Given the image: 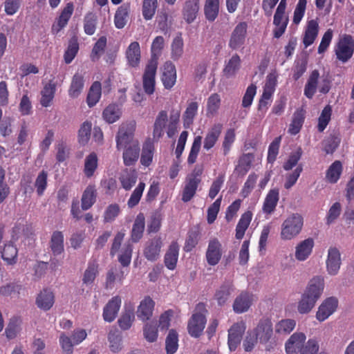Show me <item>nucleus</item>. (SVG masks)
Wrapping results in <instances>:
<instances>
[{
	"instance_id": "obj_1",
	"label": "nucleus",
	"mask_w": 354,
	"mask_h": 354,
	"mask_svg": "<svg viewBox=\"0 0 354 354\" xmlns=\"http://www.w3.org/2000/svg\"><path fill=\"white\" fill-rule=\"evenodd\" d=\"M324 288V278L321 276L313 277L309 281L306 290L298 303V312L301 314L308 313L315 306L317 299L322 295Z\"/></svg>"
},
{
	"instance_id": "obj_2",
	"label": "nucleus",
	"mask_w": 354,
	"mask_h": 354,
	"mask_svg": "<svg viewBox=\"0 0 354 354\" xmlns=\"http://www.w3.org/2000/svg\"><path fill=\"white\" fill-rule=\"evenodd\" d=\"M304 218L298 213L290 214L282 223L280 237L282 240L290 241L297 236L303 227Z\"/></svg>"
},
{
	"instance_id": "obj_3",
	"label": "nucleus",
	"mask_w": 354,
	"mask_h": 354,
	"mask_svg": "<svg viewBox=\"0 0 354 354\" xmlns=\"http://www.w3.org/2000/svg\"><path fill=\"white\" fill-rule=\"evenodd\" d=\"M196 310L197 312L192 315L188 322L187 330L192 337H198L201 335L206 324L207 320L204 313L207 310L203 303L198 304Z\"/></svg>"
},
{
	"instance_id": "obj_4",
	"label": "nucleus",
	"mask_w": 354,
	"mask_h": 354,
	"mask_svg": "<svg viewBox=\"0 0 354 354\" xmlns=\"http://www.w3.org/2000/svg\"><path fill=\"white\" fill-rule=\"evenodd\" d=\"M337 59L342 63L347 62L354 53V40L349 35L339 39L335 47Z\"/></svg>"
},
{
	"instance_id": "obj_5",
	"label": "nucleus",
	"mask_w": 354,
	"mask_h": 354,
	"mask_svg": "<svg viewBox=\"0 0 354 354\" xmlns=\"http://www.w3.org/2000/svg\"><path fill=\"white\" fill-rule=\"evenodd\" d=\"M248 24L245 21L238 23L233 29L228 41V46L232 50L243 48L247 35Z\"/></svg>"
},
{
	"instance_id": "obj_6",
	"label": "nucleus",
	"mask_w": 354,
	"mask_h": 354,
	"mask_svg": "<svg viewBox=\"0 0 354 354\" xmlns=\"http://www.w3.org/2000/svg\"><path fill=\"white\" fill-rule=\"evenodd\" d=\"M134 131L135 128L133 124H121L115 138L116 148L118 150H120L131 145L133 142H138L137 140L133 139Z\"/></svg>"
},
{
	"instance_id": "obj_7",
	"label": "nucleus",
	"mask_w": 354,
	"mask_h": 354,
	"mask_svg": "<svg viewBox=\"0 0 354 354\" xmlns=\"http://www.w3.org/2000/svg\"><path fill=\"white\" fill-rule=\"evenodd\" d=\"M262 344H267L273 335V326L270 319L263 317L259 319L257 326L252 330Z\"/></svg>"
},
{
	"instance_id": "obj_8",
	"label": "nucleus",
	"mask_w": 354,
	"mask_h": 354,
	"mask_svg": "<svg viewBox=\"0 0 354 354\" xmlns=\"http://www.w3.org/2000/svg\"><path fill=\"white\" fill-rule=\"evenodd\" d=\"M201 174V171L193 172L186 178L182 194V201L183 202L187 203L190 201L196 194L197 188L201 181L199 177Z\"/></svg>"
},
{
	"instance_id": "obj_9",
	"label": "nucleus",
	"mask_w": 354,
	"mask_h": 354,
	"mask_svg": "<svg viewBox=\"0 0 354 354\" xmlns=\"http://www.w3.org/2000/svg\"><path fill=\"white\" fill-rule=\"evenodd\" d=\"M223 255V248L221 242L216 238L209 241L205 258L209 266H214L221 261Z\"/></svg>"
},
{
	"instance_id": "obj_10",
	"label": "nucleus",
	"mask_w": 354,
	"mask_h": 354,
	"mask_svg": "<svg viewBox=\"0 0 354 354\" xmlns=\"http://www.w3.org/2000/svg\"><path fill=\"white\" fill-rule=\"evenodd\" d=\"M245 329V324L241 321L234 324L228 330L227 344L230 351H234L237 348Z\"/></svg>"
},
{
	"instance_id": "obj_11",
	"label": "nucleus",
	"mask_w": 354,
	"mask_h": 354,
	"mask_svg": "<svg viewBox=\"0 0 354 354\" xmlns=\"http://www.w3.org/2000/svg\"><path fill=\"white\" fill-rule=\"evenodd\" d=\"M158 65L149 64L146 65L142 75V86L147 95H151L155 91L156 74Z\"/></svg>"
},
{
	"instance_id": "obj_12",
	"label": "nucleus",
	"mask_w": 354,
	"mask_h": 354,
	"mask_svg": "<svg viewBox=\"0 0 354 354\" xmlns=\"http://www.w3.org/2000/svg\"><path fill=\"white\" fill-rule=\"evenodd\" d=\"M338 299L335 297L326 298L319 306L316 318L319 322L327 319L337 308Z\"/></svg>"
},
{
	"instance_id": "obj_13",
	"label": "nucleus",
	"mask_w": 354,
	"mask_h": 354,
	"mask_svg": "<svg viewBox=\"0 0 354 354\" xmlns=\"http://www.w3.org/2000/svg\"><path fill=\"white\" fill-rule=\"evenodd\" d=\"M254 300V295L247 291H242L234 299L233 310L237 314L247 312Z\"/></svg>"
},
{
	"instance_id": "obj_14",
	"label": "nucleus",
	"mask_w": 354,
	"mask_h": 354,
	"mask_svg": "<svg viewBox=\"0 0 354 354\" xmlns=\"http://www.w3.org/2000/svg\"><path fill=\"white\" fill-rule=\"evenodd\" d=\"M122 304L120 296L113 297L103 308L102 317L105 322H112L116 318Z\"/></svg>"
},
{
	"instance_id": "obj_15",
	"label": "nucleus",
	"mask_w": 354,
	"mask_h": 354,
	"mask_svg": "<svg viewBox=\"0 0 354 354\" xmlns=\"http://www.w3.org/2000/svg\"><path fill=\"white\" fill-rule=\"evenodd\" d=\"M123 149L122 159L124 165L127 167L135 165L140 157V147L139 142H133L131 145Z\"/></svg>"
},
{
	"instance_id": "obj_16",
	"label": "nucleus",
	"mask_w": 354,
	"mask_h": 354,
	"mask_svg": "<svg viewBox=\"0 0 354 354\" xmlns=\"http://www.w3.org/2000/svg\"><path fill=\"white\" fill-rule=\"evenodd\" d=\"M55 304V295L53 292L44 288L40 291L35 299V304L41 310H49Z\"/></svg>"
},
{
	"instance_id": "obj_17",
	"label": "nucleus",
	"mask_w": 354,
	"mask_h": 354,
	"mask_svg": "<svg viewBox=\"0 0 354 354\" xmlns=\"http://www.w3.org/2000/svg\"><path fill=\"white\" fill-rule=\"evenodd\" d=\"M161 81L166 89H171L176 82V70L171 62H166L163 65Z\"/></svg>"
},
{
	"instance_id": "obj_18",
	"label": "nucleus",
	"mask_w": 354,
	"mask_h": 354,
	"mask_svg": "<svg viewBox=\"0 0 354 354\" xmlns=\"http://www.w3.org/2000/svg\"><path fill=\"white\" fill-rule=\"evenodd\" d=\"M341 266V254L336 248H330L328 251L326 260L327 272L330 275H336Z\"/></svg>"
},
{
	"instance_id": "obj_19",
	"label": "nucleus",
	"mask_w": 354,
	"mask_h": 354,
	"mask_svg": "<svg viewBox=\"0 0 354 354\" xmlns=\"http://www.w3.org/2000/svg\"><path fill=\"white\" fill-rule=\"evenodd\" d=\"M74 10V5L72 2L67 3L66 6L62 10L60 15L57 19V21L52 26V32L53 33H58L62 28H64L68 24L71 19Z\"/></svg>"
},
{
	"instance_id": "obj_20",
	"label": "nucleus",
	"mask_w": 354,
	"mask_h": 354,
	"mask_svg": "<svg viewBox=\"0 0 354 354\" xmlns=\"http://www.w3.org/2000/svg\"><path fill=\"white\" fill-rule=\"evenodd\" d=\"M306 337L303 333H295L287 340L285 349L287 354H297L302 347Z\"/></svg>"
},
{
	"instance_id": "obj_21",
	"label": "nucleus",
	"mask_w": 354,
	"mask_h": 354,
	"mask_svg": "<svg viewBox=\"0 0 354 354\" xmlns=\"http://www.w3.org/2000/svg\"><path fill=\"white\" fill-rule=\"evenodd\" d=\"M155 153V147L153 142L150 139H147L142 146L140 151V162L145 167H149L152 162Z\"/></svg>"
},
{
	"instance_id": "obj_22",
	"label": "nucleus",
	"mask_w": 354,
	"mask_h": 354,
	"mask_svg": "<svg viewBox=\"0 0 354 354\" xmlns=\"http://www.w3.org/2000/svg\"><path fill=\"white\" fill-rule=\"evenodd\" d=\"M125 56L128 64L133 67L136 68L139 66L141 58L140 46L138 41L131 42L127 47Z\"/></svg>"
},
{
	"instance_id": "obj_23",
	"label": "nucleus",
	"mask_w": 354,
	"mask_h": 354,
	"mask_svg": "<svg viewBox=\"0 0 354 354\" xmlns=\"http://www.w3.org/2000/svg\"><path fill=\"white\" fill-rule=\"evenodd\" d=\"M223 125L220 123L214 124L208 130L203 141V149L206 151L211 149L218 140L222 132Z\"/></svg>"
},
{
	"instance_id": "obj_24",
	"label": "nucleus",
	"mask_w": 354,
	"mask_h": 354,
	"mask_svg": "<svg viewBox=\"0 0 354 354\" xmlns=\"http://www.w3.org/2000/svg\"><path fill=\"white\" fill-rule=\"evenodd\" d=\"M314 247V240L308 238L299 243L295 248V258L297 260L303 261L306 260L310 255Z\"/></svg>"
},
{
	"instance_id": "obj_25",
	"label": "nucleus",
	"mask_w": 354,
	"mask_h": 354,
	"mask_svg": "<svg viewBox=\"0 0 354 354\" xmlns=\"http://www.w3.org/2000/svg\"><path fill=\"white\" fill-rule=\"evenodd\" d=\"M155 303L150 297H145L140 303L137 310L138 319L143 322L149 320L152 316Z\"/></svg>"
},
{
	"instance_id": "obj_26",
	"label": "nucleus",
	"mask_w": 354,
	"mask_h": 354,
	"mask_svg": "<svg viewBox=\"0 0 354 354\" xmlns=\"http://www.w3.org/2000/svg\"><path fill=\"white\" fill-rule=\"evenodd\" d=\"M198 10L199 0H185L182 14L187 24H191L196 19Z\"/></svg>"
},
{
	"instance_id": "obj_27",
	"label": "nucleus",
	"mask_w": 354,
	"mask_h": 354,
	"mask_svg": "<svg viewBox=\"0 0 354 354\" xmlns=\"http://www.w3.org/2000/svg\"><path fill=\"white\" fill-rule=\"evenodd\" d=\"M179 245L176 241H172L164 257L165 266L170 270H174L178 259Z\"/></svg>"
},
{
	"instance_id": "obj_28",
	"label": "nucleus",
	"mask_w": 354,
	"mask_h": 354,
	"mask_svg": "<svg viewBox=\"0 0 354 354\" xmlns=\"http://www.w3.org/2000/svg\"><path fill=\"white\" fill-rule=\"evenodd\" d=\"M162 243L160 238H155L148 243L145 250V258L151 261L157 260L160 256Z\"/></svg>"
},
{
	"instance_id": "obj_29",
	"label": "nucleus",
	"mask_w": 354,
	"mask_h": 354,
	"mask_svg": "<svg viewBox=\"0 0 354 354\" xmlns=\"http://www.w3.org/2000/svg\"><path fill=\"white\" fill-rule=\"evenodd\" d=\"M319 77L320 75L318 70H313L310 73L304 91V94L307 98L312 99L315 95L317 88L319 87L318 84Z\"/></svg>"
},
{
	"instance_id": "obj_30",
	"label": "nucleus",
	"mask_w": 354,
	"mask_h": 354,
	"mask_svg": "<svg viewBox=\"0 0 354 354\" xmlns=\"http://www.w3.org/2000/svg\"><path fill=\"white\" fill-rule=\"evenodd\" d=\"M279 199V189L277 188L270 189L265 198L262 207L263 212L268 214H272L277 205Z\"/></svg>"
},
{
	"instance_id": "obj_31",
	"label": "nucleus",
	"mask_w": 354,
	"mask_h": 354,
	"mask_svg": "<svg viewBox=\"0 0 354 354\" xmlns=\"http://www.w3.org/2000/svg\"><path fill=\"white\" fill-rule=\"evenodd\" d=\"M145 227V218L142 213H139L134 221L131 232V239L132 242H138L143 236Z\"/></svg>"
},
{
	"instance_id": "obj_32",
	"label": "nucleus",
	"mask_w": 354,
	"mask_h": 354,
	"mask_svg": "<svg viewBox=\"0 0 354 354\" xmlns=\"http://www.w3.org/2000/svg\"><path fill=\"white\" fill-rule=\"evenodd\" d=\"M56 91V84L50 80L46 84L44 85L43 89L41 91L40 104L44 107H48L50 106Z\"/></svg>"
},
{
	"instance_id": "obj_33",
	"label": "nucleus",
	"mask_w": 354,
	"mask_h": 354,
	"mask_svg": "<svg viewBox=\"0 0 354 354\" xmlns=\"http://www.w3.org/2000/svg\"><path fill=\"white\" fill-rule=\"evenodd\" d=\"M64 236L61 231H54L50 240V248L54 256H58L64 251Z\"/></svg>"
},
{
	"instance_id": "obj_34",
	"label": "nucleus",
	"mask_w": 354,
	"mask_h": 354,
	"mask_svg": "<svg viewBox=\"0 0 354 354\" xmlns=\"http://www.w3.org/2000/svg\"><path fill=\"white\" fill-rule=\"evenodd\" d=\"M319 32V25L316 20L308 21L303 38V43L306 48L313 44Z\"/></svg>"
},
{
	"instance_id": "obj_35",
	"label": "nucleus",
	"mask_w": 354,
	"mask_h": 354,
	"mask_svg": "<svg viewBox=\"0 0 354 354\" xmlns=\"http://www.w3.org/2000/svg\"><path fill=\"white\" fill-rule=\"evenodd\" d=\"M199 104L196 101L187 102V107L183 114L184 127L188 129L193 124L196 116L198 114Z\"/></svg>"
},
{
	"instance_id": "obj_36",
	"label": "nucleus",
	"mask_w": 354,
	"mask_h": 354,
	"mask_svg": "<svg viewBox=\"0 0 354 354\" xmlns=\"http://www.w3.org/2000/svg\"><path fill=\"white\" fill-rule=\"evenodd\" d=\"M121 107L117 104H110L102 111V118L108 124L118 121L122 115Z\"/></svg>"
},
{
	"instance_id": "obj_37",
	"label": "nucleus",
	"mask_w": 354,
	"mask_h": 354,
	"mask_svg": "<svg viewBox=\"0 0 354 354\" xmlns=\"http://www.w3.org/2000/svg\"><path fill=\"white\" fill-rule=\"evenodd\" d=\"M305 118L306 111L304 109H298L295 111L288 129V132L291 135H296L300 131L304 124Z\"/></svg>"
},
{
	"instance_id": "obj_38",
	"label": "nucleus",
	"mask_w": 354,
	"mask_h": 354,
	"mask_svg": "<svg viewBox=\"0 0 354 354\" xmlns=\"http://www.w3.org/2000/svg\"><path fill=\"white\" fill-rule=\"evenodd\" d=\"M165 47V39L162 36H157L153 39L151 46V58L149 64L158 65V60Z\"/></svg>"
},
{
	"instance_id": "obj_39",
	"label": "nucleus",
	"mask_w": 354,
	"mask_h": 354,
	"mask_svg": "<svg viewBox=\"0 0 354 354\" xmlns=\"http://www.w3.org/2000/svg\"><path fill=\"white\" fill-rule=\"evenodd\" d=\"M97 192L94 185H89L84 191L81 199L82 209L88 210L96 201Z\"/></svg>"
},
{
	"instance_id": "obj_40",
	"label": "nucleus",
	"mask_w": 354,
	"mask_h": 354,
	"mask_svg": "<svg viewBox=\"0 0 354 354\" xmlns=\"http://www.w3.org/2000/svg\"><path fill=\"white\" fill-rule=\"evenodd\" d=\"M84 86V77L80 73H75L71 80L68 89V95L72 98H77L82 92Z\"/></svg>"
},
{
	"instance_id": "obj_41",
	"label": "nucleus",
	"mask_w": 354,
	"mask_h": 354,
	"mask_svg": "<svg viewBox=\"0 0 354 354\" xmlns=\"http://www.w3.org/2000/svg\"><path fill=\"white\" fill-rule=\"evenodd\" d=\"M241 67V58L237 54H234L226 62L223 70V75L227 78L234 77Z\"/></svg>"
},
{
	"instance_id": "obj_42",
	"label": "nucleus",
	"mask_w": 354,
	"mask_h": 354,
	"mask_svg": "<svg viewBox=\"0 0 354 354\" xmlns=\"http://www.w3.org/2000/svg\"><path fill=\"white\" fill-rule=\"evenodd\" d=\"M167 120L168 115L167 111H160L156 118L153 125V136L154 138L159 139L164 135V129Z\"/></svg>"
},
{
	"instance_id": "obj_43",
	"label": "nucleus",
	"mask_w": 354,
	"mask_h": 354,
	"mask_svg": "<svg viewBox=\"0 0 354 354\" xmlns=\"http://www.w3.org/2000/svg\"><path fill=\"white\" fill-rule=\"evenodd\" d=\"M102 95V85L98 81L94 82L91 86L87 97L86 102L88 106L91 108L94 106L100 100Z\"/></svg>"
},
{
	"instance_id": "obj_44",
	"label": "nucleus",
	"mask_w": 354,
	"mask_h": 354,
	"mask_svg": "<svg viewBox=\"0 0 354 354\" xmlns=\"http://www.w3.org/2000/svg\"><path fill=\"white\" fill-rule=\"evenodd\" d=\"M124 279V272L117 268H111L106 274V288L112 289L116 282L122 283Z\"/></svg>"
},
{
	"instance_id": "obj_45",
	"label": "nucleus",
	"mask_w": 354,
	"mask_h": 354,
	"mask_svg": "<svg viewBox=\"0 0 354 354\" xmlns=\"http://www.w3.org/2000/svg\"><path fill=\"white\" fill-rule=\"evenodd\" d=\"M342 170V162L339 160L334 161L326 171V180L330 183H336L341 176Z\"/></svg>"
},
{
	"instance_id": "obj_46",
	"label": "nucleus",
	"mask_w": 354,
	"mask_h": 354,
	"mask_svg": "<svg viewBox=\"0 0 354 354\" xmlns=\"http://www.w3.org/2000/svg\"><path fill=\"white\" fill-rule=\"evenodd\" d=\"M129 7L127 5L120 6L116 10L114 16V24L118 29L123 28L127 23Z\"/></svg>"
},
{
	"instance_id": "obj_47",
	"label": "nucleus",
	"mask_w": 354,
	"mask_h": 354,
	"mask_svg": "<svg viewBox=\"0 0 354 354\" xmlns=\"http://www.w3.org/2000/svg\"><path fill=\"white\" fill-rule=\"evenodd\" d=\"M184 53V42L181 33L178 34L171 44V57L173 60H178Z\"/></svg>"
},
{
	"instance_id": "obj_48",
	"label": "nucleus",
	"mask_w": 354,
	"mask_h": 354,
	"mask_svg": "<svg viewBox=\"0 0 354 354\" xmlns=\"http://www.w3.org/2000/svg\"><path fill=\"white\" fill-rule=\"evenodd\" d=\"M98 165V158L95 152L91 153L84 160V173L87 178H91Z\"/></svg>"
},
{
	"instance_id": "obj_49",
	"label": "nucleus",
	"mask_w": 354,
	"mask_h": 354,
	"mask_svg": "<svg viewBox=\"0 0 354 354\" xmlns=\"http://www.w3.org/2000/svg\"><path fill=\"white\" fill-rule=\"evenodd\" d=\"M296 322L294 319H281L275 324V333L279 335H288L294 330Z\"/></svg>"
},
{
	"instance_id": "obj_50",
	"label": "nucleus",
	"mask_w": 354,
	"mask_h": 354,
	"mask_svg": "<svg viewBox=\"0 0 354 354\" xmlns=\"http://www.w3.org/2000/svg\"><path fill=\"white\" fill-rule=\"evenodd\" d=\"M178 348V335L174 329H171L165 339L167 354H174Z\"/></svg>"
},
{
	"instance_id": "obj_51",
	"label": "nucleus",
	"mask_w": 354,
	"mask_h": 354,
	"mask_svg": "<svg viewBox=\"0 0 354 354\" xmlns=\"http://www.w3.org/2000/svg\"><path fill=\"white\" fill-rule=\"evenodd\" d=\"M122 187L125 190H130L136 184L137 180V174L135 170L124 171L119 178Z\"/></svg>"
},
{
	"instance_id": "obj_52",
	"label": "nucleus",
	"mask_w": 354,
	"mask_h": 354,
	"mask_svg": "<svg viewBox=\"0 0 354 354\" xmlns=\"http://www.w3.org/2000/svg\"><path fill=\"white\" fill-rule=\"evenodd\" d=\"M97 17L93 12L87 13L84 19V30L88 35H93L97 27Z\"/></svg>"
},
{
	"instance_id": "obj_53",
	"label": "nucleus",
	"mask_w": 354,
	"mask_h": 354,
	"mask_svg": "<svg viewBox=\"0 0 354 354\" xmlns=\"http://www.w3.org/2000/svg\"><path fill=\"white\" fill-rule=\"evenodd\" d=\"M1 257L8 264L15 263L17 257V248L11 243L6 244L1 251Z\"/></svg>"
},
{
	"instance_id": "obj_54",
	"label": "nucleus",
	"mask_w": 354,
	"mask_h": 354,
	"mask_svg": "<svg viewBox=\"0 0 354 354\" xmlns=\"http://www.w3.org/2000/svg\"><path fill=\"white\" fill-rule=\"evenodd\" d=\"M219 0H206L205 15L207 20L213 21L218 13Z\"/></svg>"
},
{
	"instance_id": "obj_55",
	"label": "nucleus",
	"mask_w": 354,
	"mask_h": 354,
	"mask_svg": "<svg viewBox=\"0 0 354 354\" xmlns=\"http://www.w3.org/2000/svg\"><path fill=\"white\" fill-rule=\"evenodd\" d=\"M79 50V43L77 39L73 37L70 39L67 49L66 50L64 58L66 64H70L75 57Z\"/></svg>"
},
{
	"instance_id": "obj_56",
	"label": "nucleus",
	"mask_w": 354,
	"mask_h": 354,
	"mask_svg": "<svg viewBox=\"0 0 354 354\" xmlns=\"http://www.w3.org/2000/svg\"><path fill=\"white\" fill-rule=\"evenodd\" d=\"M332 115V107L330 105H326L318 118L317 130L319 132H323L326 128L329 122L330 121Z\"/></svg>"
},
{
	"instance_id": "obj_57",
	"label": "nucleus",
	"mask_w": 354,
	"mask_h": 354,
	"mask_svg": "<svg viewBox=\"0 0 354 354\" xmlns=\"http://www.w3.org/2000/svg\"><path fill=\"white\" fill-rule=\"evenodd\" d=\"M221 106V97L217 93L212 94L207 102V117L214 115Z\"/></svg>"
},
{
	"instance_id": "obj_58",
	"label": "nucleus",
	"mask_w": 354,
	"mask_h": 354,
	"mask_svg": "<svg viewBox=\"0 0 354 354\" xmlns=\"http://www.w3.org/2000/svg\"><path fill=\"white\" fill-rule=\"evenodd\" d=\"M158 7V0H144L142 3V16L145 20L153 18Z\"/></svg>"
},
{
	"instance_id": "obj_59",
	"label": "nucleus",
	"mask_w": 354,
	"mask_h": 354,
	"mask_svg": "<svg viewBox=\"0 0 354 354\" xmlns=\"http://www.w3.org/2000/svg\"><path fill=\"white\" fill-rule=\"evenodd\" d=\"M97 273L98 265L95 262H89L83 275V283L86 285L91 284L94 281Z\"/></svg>"
},
{
	"instance_id": "obj_60",
	"label": "nucleus",
	"mask_w": 354,
	"mask_h": 354,
	"mask_svg": "<svg viewBox=\"0 0 354 354\" xmlns=\"http://www.w3.org/2000/svg\"><path fill=\"white\" fill-rule=\"evenodd\" d=\"M236 140V133L234 129H228L225 133L222 142L223 155L227 156Z\"/></svg>"
},
{
	"instance_id": "obj_61",
	"label": "nucleus",
	"mask_w": 354,
	"mask_h": 354,
	"mask_svg": "<svg viewBox=\"0 0 354 354\" xmlns=\"http://www.w3.org/2000/svg\"><path fill=\"white\" fill-rule=\"evenodd\" d=\"M106 41L107 39L105 36H102L98 39L91 51V59L92 61L95 62L98 60L105 50Z\"/></svg>"
},
{
	"instance_id": "obj_62",
	"label": "nucleus",
	"mask_w": 354,
	"mask_h": 354,
	"mask_svg": "<svg viewBox=\"0 0 354 354\" xmlns=\"http://www.w3.org/2000/svg\"><path fill=\"white\" fill-rule=\"evenodd\" d=\"M253 156L252 153L243 154L239 160V165L236 170L239 174L244 176L245 175L251 167Z\"/></svg>"
},
{
	"instance_id": "obj_63",
	"label": "nucleus",
	"mask_w": 354,
	"mask_h": 354,
	"mask_svg": "<svg viewBox=\"0 0 354 354\" xmlns=\"http://www.w3.org/2000/svg\"><path fill=\"white\" fill-rule=\"evenodd\" d=\"M145 188V183L143 182H140L138 186L132 192L129 199L128 200L127 205L129 207L133 208L139 203Z\"/></svg>"
},
{
	"instance_id": "obj_64",
	"label": "nucleus",
	"mask_w": 354,
	"mask_h": 354,
	"mask_svg": "<svg viewBox=\"0 0 354 354\" xmlns=\"http://www.w3.org/2000/svg\"><path fill=\"white\" fill-rule=\"evenodd\" d=\"M133 248L130 243H126L122 248L118 261L123 267L128 266L131 261Z\"/></svg>"
}]
</instances>
